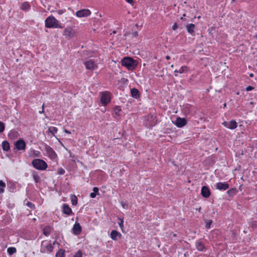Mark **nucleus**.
<instances>
[{
    "mask_svg": "<svg viewBox=\"0 0 257 257\" xmlns=\"http://www.w3.org/2000/svg\"><path fill=\"white\" fill-rule=\"evenodd\" d=\"M45 150L46 152L47 156L52 161H56L58 156L54 150L49 146L45 145Z\"/></svg>",
    "mask_w": 257,
    "mask_h": 257,
    "instance_id": "6",
    "label": "nucleus"
},
{
    "mask_svg": "<svg viewBox=\"0 0 257 257\" xmlns=\"http://www.w3.org/2000/svg\"><path fill=\"white\" fill-rule=\"evenodd\" d=\"M119 221L118 222V224L119 225L120 228L121 230L123 231V220L122 219L119 218Z\"/></svg>",
    "mask_w": 257,
    "mask_h": 257,
    "instance_id": "35",
    "label": "nucleus"
},
{
    "mask_svg": "<svg viewBox=\"0 0 257 257\" xmlns=\"http://www.w3.org/2000/svg\"><path fill=\"white\" fill-rule=\"evenodd\" d=\"M55 244V242H53L52 244L50 242L44 240L41 243V247L40 251L42 253H49L51 252L54 248L53 244Z\"/></svg>",
    "mask_w": 257,
    "mask_h": 257,
    "instance_id": "5",
    "label": "nucleus"
},
{
    "mask_svg": "<svg viewBox=\"0 0 257 257\" xmlns=\"http://www.w3.org/2000/svg\"><path fill=\"white\" fill-rule=\"evenodd\" d=\"M122 206L123 207V208L124 209H126L127 208V205H126L124 203H122Z\"/></svg>",
    "mask_w": 257,
    "mask_h": 257,
    "instance_id": "48",
    "label": "nucleus"
},
{
    "mask_svg": "<svg viewBox=\"0 0 257 257\" xmlns=\"http://www.w3.org/2000/svg\"><path fill=\"white\" fill-rule=\"evenodd\" d=\"M3 150L4 151H9L10 149V146L9 143L7 141L3 142L2 144Z\"/></svg>",
    "mask_w": 257,
    "mask_h": 257,
    "instance_id": "24",
    "label": "nucleus"
},
{
    "mask_svg": "<svg viewBox=\"0 0 257 257\" xmlns=\"http://www.w3.org/2000/svg\"><path fill=\"white\" fill-rule=\"evenodd\" d=\"M65 170L62 168H60L58 170V173L60 175H63L65 173Z\"/></svg>",
    "mask_w": 257,
    "mask_h": 257,
    "instance_id": "38",
    "label": "nucleus"
},
{
    "mask_svg": "<svg viewBox=\"0 0 257 257\" xmlns=\"http://www.w3.org/2000/svg\"><path fill=\"white\" fill-rule=\"evenodd\" d=\"M217 189L221 191H225L229 188V184L226 182H218L215 184Z\"/></svg>",
    "mask_w": 257,
    "mask_h": 257,
    "instance_id": "14",
    "label": "nucleus"
},
{
    "mask_svg": "<svg viewBox=\"0 0 257 257\" xmlns=\"http://www.w3.org/2000/svg\"><path fill=\"white\" fill-rule=\"evenodd\" d=\"M58 132V128L55 126H51L49 128V132L54 136Z\"/></svg>",
    "mask_w": 257,
    "mask_h": 257,
    "instance_id": "33",
    "label": "nucleus"
},
{
    "mask_svg": "<svg viewBox=\"0 0 257 257\" xmlns=\"http://www.w3.org/2000/svg\"><path fill=\"white\" fill-rule=\"evenodd\" d=\"M65 132L67 134H70V132L66 130H65Z\"/></svg>",
    "mask_w": 257,
    "mask_h": 257,
    "instance_id": "49",
    "label": "nucleus"
},
{
    "mask_svg": "<svg viewBox=\"0 0 257 257\" xmlns=\"http://www.w3.org/2000/svg\"><path fill=\"white\" fill-rule=\"evenodd\" d=\"M166 58L167 59L169 60V59H170V56H167L166 57Z\"/></svg>",
    "mask_w": 257,
    "mask_h": 257,
    "instance_id": "52",
    "label": "nucleus"
},
{
    "mask_svg": "<svg viewBox=\"0 0 257 257\" xmlns=\"http://www.w3.org/2000/svg\"><path fill=\"white\" fill-rule=\"evenodd\" d=\"M189 69L186 66H182L178 69V73L182 74L187 73Z\"/></svg>",
    "mask_w": 257,
    "mask_h": 257,
    "instance_id": "26",
    "label": "nucleus"
},
{
    "mask_svg": "<svg viewBox=\"0 0 257 257\" xmlns=\"http://www.w3.org/2000/svg\"><path fill=\"white\" fill-rule=\"evenodd\" d=\"M249 76L250 77H252L253 76V74L252 73H251V74H249Z\"/></svg>",
    "mask_w": 257,
    "mask_h": 257,
    "instance_id": "51",
    "label": "nucleus"
},
{
    "mask_svg": "<svg viewBox=\"0 0 257 257\" xmlns=\"http://www.w3.org/2000/svg\"><path fill=\"white\" fill-rule=\"evenodd\" d=\"M45 25L47 28H62L61 24L53 15H50L46 19Z\"/></svg>",
    "mask_w": 257,
    "mask_h": 257,
    "instance_id": "1",
    "label": "nucleus"
},
{
    "mask_svg": "<svg viewBox=\"0 0 257 257\" xmlns=\"http://www.w3.org/2000/svg\"><path fill=\"white\" fill-rule=\"evenodd\" d=\"M27 205L31 209L34 208L35 207L34 204L30 202H28Z\"/></svg>",
    "mask_w": 257,
    "mask_h": 257,
    "instance_id": "39",
    "label": "nucleus"
},
{
    "mask_svg": "<svg viewBox=\"0 0 257 257\" xmlns=\"http://www.w3.org/2000/svg\"><path fill=\"white\" fill-rule=\"evenodd\" d=\"M196 247L197 249L200 251H204L205 249V246L203 242L201 241L198 240L195 243Z\"/></svg>",
    "mask_w": 257,
    "mask_h": 257,
    "instance_id": "22",
    "label": "nucleus"
},
{
    "mask_svg": "<svg viewBox=\"0 0 257 257\" xmlns=\"http://www.w3.org/2000/svg\"><path fill=\"white\" fill-rule=\"evenodd\" d=\"M20 134L19 132L15 129L11 130L8 135L9 139L12 140L18 138Z\"/></svg>",
    "mask_w": 257,
    "mask_h": 257,
    "instance_id": "15",
    "label": "nucleus"
},
{
    "mask_svg": "<svg viewBox=\"0 0 257 257\" xmlns=\"http://www.w3.org/2000/svg\"><path fill=\"white\" fill-rule=\"evenodd\" d=\"M82 231V228L80 225L78 223H75L72 228V232L75 235H79Z\"/></svg>",
    "mask_w": 257,
    "mask_h": 257,
    "instance_id": "16",
    "label": "nucleus"
},
{
    "mask_svg": "<svg viewBox=\"0 0 257 257\" xmlns=\"http://www.w3.org/2000/svg\"><path fill=\"white\" fill-rule=\"evenodd\" d=\"M234 191V189H230L229 190H228L227 192V194L229 195H230Z\"/></svg>",
    "mask_w": 257,
    "mask_h": 257,
    "instance_id": "44",
    "label": "nucleus"
},
{
    "mask_svg": "<svg viewBox=\"0 0 257 257\" xmlns=\"http://www.w3.org/2000/svg\"><path fill=\"white\" fill-rule=\"evenodd\" d=\"M51 231V228L50 226H46L43 229V234L48 236L50 235Z\"/></svg>",
    "mask_w": 257,
    "mask_h": 257,
    "instance_id": "28",
    "label": "nucleus"
},
{
    "mask_svg": "<svg viewBox=\"0 0 257 257\" xmlns=\"http://www.w3.org/2000/svg\"><path fill=\"white\" fill-rule=\"evenodd\" d=\"M96 196V194L93 192H92L90 194V196L92 198H94Z\"/></svg>",
    "mask_w": 257,
    "mask_h": 257,
    "instance_id": "43",
    "label": "nucleus"
},
{
    "mask_svg": "<svg viewBox=\"0 0 257 257\" xmlns=\"http://www.w3.org/2000/svg\"><path fill=\"white\" fill-rule=\"evenodd\" d=\"M223 106H224V107H226V103H224V104H223Z\"/></svg>",
    "mask_w": 257,
    "mask_h": 257,
    "instance_id": "54",
    "label": "nucleus"
},
{
    "mask_svg": "<svg viewBox=\"0 0 257 257\" xmlns=\"http://www.w3.org/2000/svg\"><path fill=\"white\" fill-rule=\"evenodd\" d=\"M121 111V109L118 106H116L113 108V112L115 114V117L119 116V112Z\"/></svg>",
    "mask_w": 257,
    "mask_h": 257,
    "instance_id": "27",
    "label": "nucleus"
},
{
    "mask_svg": "<svg viewBox=\"0 0 257 257\" xmlns=\"http://www.w3.org/2000/svg\"><path fill=\"white\" fill-rule=\"evenodd\" d=\"M43 112H44L43 109H42V110L39 111V113H43Z\"/></svg>",
    "mask_w": 257,
    "mask_h": 257,
    "instance_id": "50",
    "label": "nucleus"
},
{
    "mask_svg": "<svg viewBox=\"0 0 257 257\" xmlns=\"http://www.w3.org/2000/svg\"><path fill=\"white\" fill-rule=\"evenodd\" d=\"M71 202L73 205H76L77 204L76 199V198L75 199H72Z\"/></svg>",
    "mask_w": 257,
    "mask_h": 257,
    "instance_id": "45",
    "label": "nucleus"
},
{
    "mask_svg": "<svg viewBox=\"0 0 257 257\" xmlns=\"http://www.w3.org/2000/svg\"><path fill=\"white\" fill-rule=\"evenodd\" d=\"M121 236V234L116 230H113L111 231L110 233V237L113 240H117Z\"/></svg>",
    "mask_w": 257,
    "mask_h": 257,
    "instance_id": "19",
    "label": "nucleus"
},
{
    "mask_svg": "<svg viewBox=\"0 0 257 257\" xmlns=\"http://www.w3.org/2000/svg\"><path fill=\"white\" fill-rule=\"evenodd\" d=\"M84 252L81 250H78L73 257H83Z\"/></svg>",
    "mask_w": 257,
    "mask_h": 257,
    "instance_id": "34",
    "label": "nucleus"
},
{
    "mask_svg": "<svg viewBox=\"0 0 257 257\" xmlns=\"http://www.w3.org/2000/svg\"><path fill=\"white\" fill-rule=\"evenodd\" d=\"M212 220H208L207 222H206V227L207 228H210V226H211V224L212 223Z\"/></svg>",
    "mask_w": 257,
    "mask_h": 257,
    "instance_id": "37",
    "label": "nucleus"
},
{
    "mask_svg": "<svg viewBox=\"0 0 257 257\" xmlns=\"http://www.w3.org/2000/svg\"><path fill=\"white\" fill-rule=\"evenodd\" d=\"M65 12V10H59L57 11V13L58 15H62L64 13V12Z\"/></svg>",
    "mask_w": 257,
    "mask_h": 257,
    "instance_id": "40",
    "label": "nucleus"
},
{
    "mask_svg": "<svg viewBox=\"0 0 257 257\" xmlns=\"http://www.w3.org/2000/svg\"><path fill=\"white\" fill-rule=\"evenodd\" d=\"M33 166L39 170H45L47 167V164L43 160L40 159H35L32 162Z\"/></svg>",
    "mask_w": 257,
    "mask_h": 257,
    "instance_id": "4",
    "label": "nucleus"
},
{
    "mask_svg": "<svg viewBox=\"0 0 257 257\" xmlns=\"http://www.w3.org/2000/svg\"><path fill=\"white\" fill-rule=\"evenodd\" d=\"M121 65L125 67L129 70H133L137 66L135 61L131 57H124L121 62Z\"/></svg>",
    "mask_w": 257,
    "mask_h": 257,
    "instance_id": "2",
    "label": "nucleus"
},
{
    "mask_svg": "<svg viewBox=\"0 0 257 257\" xmlns=\"http://www.w3.org/2000/svg\"><path fill=\"white\" fill-rule=\"evenodd\" d=\"M201 195L205 198H208L210 196V191L207 187L204 186L202 187Z\"/></svg>",
    "mask_w": 257,
    "mask_h": 257,
    "instance_id": "20",
    "label": "nucleus"
},
{
    "mask_svg": "<svg viewBox=\"0 0 257 257\" xmlns=\"http://www.w3.org/2000/svg\"><path fill=\"white\" fill-rule=\"evenodd\" d=\"M28 155L30 158L40 157L41 153L39 151L31 148L28 151Z\"/></svg>",
    "mask_w": 257,
    "mask_h": 257,
    "instance_id": "17",
    "label": "nucleus"
},
{
    "mask_svg": "<svg viewBox=\"0 0 257 257\" xmlns=\"http://www.w3.org/2000/svg\"><path fill=\"white\" fill-rule=\"evenodd\" d=\"M144 124L148 128H151L157 124L156 117L152 114H148L145 117Z\"/></svg>",
    "mask_w": 257,
    "mask_h": 257,
    "instance_id": "3",
    "label": "nucleus"
},
{
    "mask_svg": "<svg viewBox=\"0 0 257 257\" xmlns=\"http://www.w3.org/2000/svg\"><path fill=\"white\" fill-rule=\"evenodd\" d=\"M131 93L132 96L134 98L138 99L140 97V92L137 89L135 88L131 89Z\"/></svg>",
    "mask_w": 257,
    "mask_h": 257,
    "instance_id": "21",
    "label": "nucleus"
},
{
    "mask_svg": "<svg viewBox=\"0 0 257 257\" xmlns=\"http://www.w3.org/2000/svg\"><path fill=\"white\" fill-rule=\"evenodd\" d=\"M62 209L63 213L67 215H70L72 213L71 208L67 204H63L62 205Z\"/></svg>",
    "mask_w": 257,
    "mask_h": 257,
    "instance_id": "18",
    "label": "nucleus"
},
{
    "mask_svg": "<svg viewBox=\"0 0 257 257\" xmlns=\"http://www.w3.org/2000/svg\"><path fill=\"white\" fill-rule=\"evenodd\" d=\"M187 32L192 34L194 33L195 25L193 24H189L186 26Z\"/></svg>",
    "mask_w": 257,
    "mask_h": 257,
    "instance_id": "25",
    "label": "nucleus"
},
{
    "mask_svg": "<svg viewBox=\"0 0 257 257\" xmlns=\"http://www.w3.org/2000/svg\"><path fill=\"white\" fill-rule=\"evenodd\" d=\"M15 148L17 151L24 152L26 149V143L22 139H20L14 143Z\"/></svg>",
    "mask_w": 257,
    "mask_h": 257,
    "instance_id": "8",
    "label": "nucleus"
},
{
    "mask_svg": "<svg viewBox=\"0 0 257 257\" xmlns=\"http://www.w3.org/2000/svg\"><path fill=\"white\" fill-rule=\"evenodd\" d=\"M91 13L88 9H82L76 12L75 15L78 18L87 17L91 15Z\"/></svg>",
    "mask_w": 257,
    "mask_h": 257,
    "instance_id": "10",
    "label": "nucleus"
},
{
    "mask_svg": "<svg viewBox=\"0 0 257 257\" xmlns=\"http://www.w3.org/2000/svg\"><path fill=\"white\" fill-rule=\"evenodd\" d=\"M253 89H254V88L252 86H248L246 88V90L247 91H249L252 90Z\"/></svg>",
    "mask_w": 257,
    "mask_h": 257,
    "instance_id": "41",
    "label": "nucleus"
},
{
    "mask_svg": "<svg viewBox=\"0 0 257 257\" xmlns=\"http://www.w3.org/2000/svg\"><path fill=\"white\" fill-rule=\"evenodd\" d=\"M222 125L230 130H234L237 127V124L234 120H231L229 122L224 121Z\"/></svg>",
    "mask_w": 257,
    "mask_h": 257,
    "instance_id": "12",
    "label": "nucleus"
},
{
    "mask_svg": "<svg viewBox=\"0 0 257 257\" xmlns=\"http://www.w3.org/2000/svg\"><path fill=\"white\" fill-rule=\"evenodd\" d=\"M33 178L35 183H38L40 182V177L36 173H33L32 174Z\"/></svg>",
    "mask_w": 257,
    "mask_h": 257,
    "instance_id": "30",
    "label": "nucleus"
},
{
    "mask_svg": "<svg viewBox=\"0 0 257 257\" xmlns=\"http://www.w3.org/2000/svg\"><path fill=\"white\" fill-rule=\"evenodd\" d=\"M111 100L110 93L107 91L100 93V102L103 106L108 104Z\"/></svg>",
    "mask_w": 257,
    "mask_h": 257,
    "instance_id": "7",
    "label": "nucleus"
},
{
    "mask_svg": "<svg viewBox=\"0 0 257 257\" xmlns=\"http://www.w3.org/2000/svg\"><path fill=\"white\" fill-rule=\"evenodd\" d=\"M75 31L70 27H67L63 32V35L67 39H71L74 37Z\"/></svg>",
    "mask_w": 257,
    "mask_h": 257,
    "instance_id": "9",
    "label": "nucleus"
},
{
    "mask_svg": "<svg viewBox=\"0 0 257 257\" xmlns=\"http://www.w3.org/2000/svg\"><path fill=\"white\" fill-rule=\"evenodd\" d=\"M5 128V124L0 121V133H3Z\"/></svg>",
    "mask_w": 257,
    "mask_h": 257,
    "instance_id": "36",
    "label": "nucleus"
},
{
    "mask_svg": "<svg viewBox=\"0 0 257 257\" xmlns=\"http://www.w3.org/2000/svg\"><path fill=\"white\" fill-rule=\"evenodd\" d=\"M6 183L2 180H0V193H3L6 187Z\"/></svg>",
    "mask_w": 257,
    "mask_h": 257,
    "instance_id": "32",
    "label": "nucleus"
},
{
    "mask_svg": "<svg viewBox=\"0 0 257 257\" xmlns=\"http://www.w3.org/2000/svg\"><path fill=\"white\" fill-rule=\"evenodd\" d=\"M173 123L178 127H182L187 124V120L185 118L177 117L176 119L173 121Z\"/></svg>",
    "mask_w": 257,
    "mask_h": 257,
    "instance_id": "11",
    "label": "nucleus"
},
{
    "mask_svg": "<svg viewBox=\"0 0 257 257\" xmlns=\"http://www.w3.org/2000/svg\"><path fill=\"white\" fill-rule=\"evenodd\" d=\"M86 69L94 70L97 68V65L93 60H89L85 62Z\"/></svg>",
    "mask_w": 257,
    "mask_h": 257,
    "instance_id": "13",
    "label": "nucleus"
},
{
    "mask_svg": "<svg viewBox=\"0 0 257 257\" xmlns=\"http://www.w3.org/2000/svg\"><path fill=\"white\" fill-rule=\"evenodd\" d=\"M31 6L28 2H24L22 3L20 6L22 10L24 11H28L30 9Z\"/></svg>",
    "mask_w": 257,
    "mask_h": 257,
    "instance_id": "23",
    "label": "nucleus"
},
{
    "mask_svg": "<svg viewBox=\"0 0 257 257\" xmlns=\"http://www.w3.org/2000/svg\"><path fill=\"white\" fill-rule=\"evenodd\" d=\"M93 193H97L98 192V191H99V189L98 187H94L93 188Z\"/></svg>",
    "mask_w": 257,
    "mask_h": 257,
    "instance_id": "42",
    "label": "nucleus"
},
{
    "mask_svg": "<svg viewBox=\"0 0 257 257\" xmlns=\"http://www.w3.org/2000/svg\"><path fill=\"white\" fill-rule=\"evenodd\" d=\"M177 28H178L177 24L176 23H175L174 24V25L173 26V27H172L173 30H176L177 29Z\"/></svg>",
    "mask_w": 257,
    "mask_h": 257,
    "instance_id": "46",
    "label": "nucleus"
},
{
    "mask_svg": "<svg viewBox=\"0 0 257 257\" xmlns=\"http://www.w3.org/2000/svg\"><path fill=\"white\" fill-rule=\"evenodd\" d=\"M125 1L128 3V4H133V3H134V1L133 0H125Z\"/></svg>",
    "mask_w": 257,
    "mask_h": 257,
    "instance_id": "47",
    "label": "nucleus"
},
{
    "mask_svg": "<svg viewBox=\"0 0 257 257\" xmlns=\"http://www.w3.org/2000/svg\"><path fill=\"white\" fill-rule=\"evenodd\" d=\"M65 256V250L63 249H59L56 252L55 257H64Z\"/></svg>",
    "mask_w": 257,
    "mask_h": 257,
    "instance_id": "29",
    "label": "nucleus"
},
{
    "mask_svg": "<svg viewBox=\"0 0 257 257\" xmlns=\"http://www.w3.org/2000/svg\"><path fill=\"white\" fill-rule=\"evenodd\" d=\"M174 72H175V73H178V70L176 69V70L174 71Z\"/></svg>",
    "mask_w": 257,
    "mask_h": 257,
    "instance_id": "53",
    "label": "nucleus"
},
{
    "mask_svg": "<svg viewBox=\"0 0 257 257\" xmlns=\"http://www.w3.org/2000/svg\"><path fill=\"white\" fill-rule=\"evenodd\" d=\"M17 251V249L16 247H10L7 249V252L8 254L10 255L16 253Z\"/></svg>",
    "mask_w": 257,
    "mask_h": 257,
    "instance_id": "31",
    "label": "nucleus"
}]
</instances>
